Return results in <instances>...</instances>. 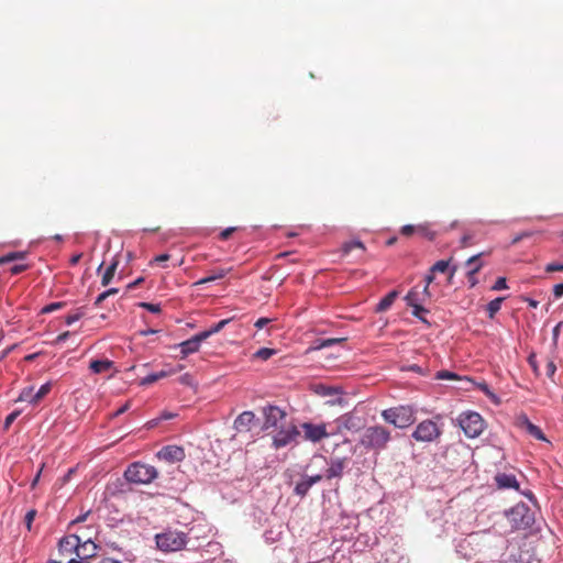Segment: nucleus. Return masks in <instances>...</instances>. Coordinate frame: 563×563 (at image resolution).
<instances>
[{
  "instance_id": "nucleus-26",
  "label": "nucleus",
  "mask_w": 563,
  "mask_h": 563,
  "mask_svg": "<svg viewBox=\"0 0 563 563\" xmlns=\"http://www.w3.org/2000/svg\"><path fill=\"white\" fill-rule=\"evenodd\" d=\"M230 321L231 319H223L216 323L214 325H212L210 329L200 332V334L205 340H207L212 334L220 332Z\"/></svg>"
},
{
  "instance_id": "nucleus-52",
  "label": "nucleus",
  "mask_w": 563,
  "mask_h": 563,
  "mask_svg": "<svg viewBox=\"0 0 563 563\" xmlns=\"http://www.w3.org/2000/svg\"><path fill=\"white\" fill-rule=\"evenodd\" d=\"M69 336H70V332L65 331L56 336L54 344H59V343L66 341Z\"/></svg>"
},
{
  "instance_id": "nucleus-56",
  "label": "nucleus",
  "mask_w": 563,
  "mask_h": 563,
  "mask_svg": "<svg viewBox=\"0 0 563 563\" xmlns=\"http://www.w3.org/2000/svg\"><path fill=\"white\" fill-rule=\"evenodd\" d=\"M555 371H556V366H555V364H554L552 361H550V362L547 364V375H548L549 377H552V376L554 375Z\"/></svg>"
},
{
  "instance_id": "nucleus-54",
  "label": "nucleus",
  "mask_w": 563,
  "mask_h": 563,
  "mask_svg": "<svg viewBox=\"0 0 563 563\" xmlns=\"http://www.w3.org/2000/svg\"><path fill=\"white\" fill-rule=\"evenodd\" d=\"M531 234H532L531 232H522V233H520V234L516 235V236L512 239L511 244H512V245H515V244H517L518 242H520L522 239H525V238H530V236H531Z\"/></svg>"
},
{
  "instance_id": "nucleus-47",
  "label": "nucleus",
  "mask_w": 563,
  "mask_h": 563,
  "mask_svg": "<svg viewBox=\"0 0 563 563\" xmlns=\"http://www.w3.org/2000/svg\"><path fill=\"white\" fill-rule=\"evenodd\" d=\"M238 229L235 227L227 228L220 233L221 240H228L233 232H235Z\"/></svg>"
},
{
  "instance_id": "nucleus-37",
  "label": "nucleus",
  "mask_w": 563,
  "mask_h": 563,
  "mask_svg": "<svg viewBox=\"0 0 563 563\" xmlns=\"http://www.w3.org/2000/svg\"><path fill=\"white\" fill-rule=\"evenodd\" d=\"M435 379H439V380L454 379V380H456V379H461V377L457 376L453 372L443 369V371L437 372Z\"/></svg>"
},
{
  "instance_id": "nucleus-1",
  "label": "nucleus",
  "mask_w": 563,
  "mask_h": 563,
  "mask_svg": "<svg viewBox=\"0 0 563 563\" xmlns=\"http://www.w3.org/2000/svg\"><path fill=\"white\" fill-rule=\"evenodd\" d=\"M391 440V431L388 428L382 424H373L364 429L358 444L367 451L380 453L388 448Z\"/></svg>"
},
{
  "instance_id": "nucleus-7",
  "label": "nucleus",
  "mask_w": 563,
  "mask_h": 563,
  "mask_svg": "<svg viewBox=\"0 0 563 563\" xmlns=\"http://www.w3.org/2000/svg\"><path fill=\"white\" fill-rule=\"evenodd\" d=\"M442 431L432 420L421 421L412 432V438L418 442H432L440 438Z\"/></svg>"
},
{
  "instance_id": "nucleus-3",
  "label": "nucleus",
  "mask_w": 563,
  "mask_h": 563,
  "mask_svg": "<svg viewBox=\"0 0 563 563\" xmlns=\"http://www.w3.org/2000/svg\"><path fill=\"white\" fill-rule=\"evenodd\" d=\"M156 547L163 552L183 550L188 543V536L177 530H166L155 536Z\"/></svg>"
},
{
  "instance_id": "nucleus-8",
  "label": "nucleus",
  "mask_w": 563,
  "mask_h": 563,
  "mask_svg": "<svg viewBox=\"0 0 563 563\" xmlns=\"http://www.w3.org/2000/svg\"><path fill=\"white\" fill-rule=\"evenodd\" d=\"M300 431L295 424L283 426L273 437V446L278 450L296 442Z\"/></svg>"
},
{
  "instance_id": "nucleus-48",
  "label": "nucleus",
  "mask_w": 563,
  "mask_h": 563,
  "mask_svg": "<svg viewBox=\"0 0 563 563\" xmlns=\"http://www.w3.org/2000/svg\"><path fill=\"white\" fill-rule=\"evenodd\" d=\"M35 515H36L35 510H30L25 515V523H26V527H27L29 530L31 529V525H32V522H33V520L35 518Z\"/></svg>"
},
{
  "instance_id": "nucleus-5",
  "label": "nucleus",
  "mask_w": 563,
  "mask_h": 563,
  "mask_svg": "<svg viewBox=\"0 0 563 563\" xmlns=\"http://www.w3.org/2000/svg\"><path fill=\"white\" fill-rule=\"evenodd\" d=\"M507 518L511 523L512 529L521 530L527 529L534 522V516L531 509L523 503L514 506L508 512Z\"/></svg>"
},
{
  "instance_id": "nucleus-42",
  "label": "nucleus",
  "mask_w": 563,
  "mask_h": 563,
  "mask_svg": "<svg viewBox=\"0 0 563 563\" xmlns=\"http://www.w3.org/2000/svg\"><path fill=\"white\" fill-rule=\"evenodd\" d=\"M64 302H52L42 309L43 313H49L64 307Z\"/></svg>"
},
{
  "instance_id": "nucleus-16",
  "label": "nucleus",
  "mask_w": 563,
  "mask_h": 563,
  "mask_svg": "<svg viewBox=\"0 0 563 563\" xmlns=\"http://www.w3.org/2000/svg\"><path fill=\"white\" fill-rule=\"evenodd\" d=\"M76 549L75 558L80 561H87V559L96 555L97 545L90 539H87L85 541L80 540V545Z\"/></svg>"
},
{
  "instance_id": "nucleus-55",
  "label": "nucleus",
  "mask_w": 563,
  "mask_h": 563,
  "mask_svg": "<svg viewBox=\"0 0 563 563\" xmlns=\"http://www.w3.org/2000/svg\"><path fill=\"white\" fill-rule=\"evenodd\" d=\"M553 295L555 298H561L563 296V284H556L553 287Z\"/></svg>"
},
{
  "instance_id": "nucleus-60",
  "label": "nucleus",
  "mask_w": 563,
  "mask_h": 563,
  "mask_svg": "<svg viewBox=\"0 0 563 563\" xmlns=\"http://www.w3.org/2000/svg\"><path fill=\"white\" fill-rule=\"evenodd\" d=\"M106 291L101 292L95 300V306L99 307L107 299Z\"/></svg>"
},
{
  "instance_id": "nucleus-18",
  "label": "nucleus",
  "mask_w": 563,
  "mask_h": 563,
  "mask_svg": "<svg viewBox=\"0 0 563 563\" xmlns=\"http://www.w3.org/2000/svg\"><path fill=\"white\" fill-rule=\"evenodd\" d=\"M254 419H255V415L252 411H243L234 420L235 430L239 432L250 431Z\"/></svg>"
},
{
  "instance_id": "nucleus-10",
  "label": "nucleus",
  "mask_w": 563,
  "mask_h": 563,
  "mask_svg": "<svg viewBox=\"0 0 563 563\" xmlns=\"http://www.w3.org/2000/svg\"><path fill=\"white\" fill-rule=\"evenodd\" d=\"M78 545H80V537L77 534H69L60 539L58 543V560L65 562L68 559L75 558Z\"/></svg>"
},
{
  "instance_id": "nucleus-30",
  "label": "nucleus",
  "mask_w": 563,
  "mask_h": 563,
  "mask_svg": "<svg viewBox=\"0 0 563 563\" xmlns=\"http://www.w3.org/2000/svg\"><path fill=\"white\" fill-rule=\"evenodd\" d=\"M275 354H276V350L269 349V347H262L253 354V358L267 361Z\"/></svg>"
},
{
  "instance_id": "nucleus-14",
  "label": "nucleus",
  "mask_w": 563,
  "mask_h": 563,
  "mask_svg": "<svg viewBox=\"0 0 563 563\" xmlns=\"http://www.w3.org/2000/svg\"><path fill=\"white\" fill-rule=\"evenodd\" d=\"M517 424L521 429H525L534 439L547 441L543 431L538 426L533 424L526 415L518 417Z\"/></svg>"
},
{
  "instance_id": "nucleus-64",
  "label": "nucleus",
  "mask_w": 563,
  "mask_h": 563,
  "mask_svg": "<svg viewBox=\"0 0 563 563\" xmlns=\"http://www.w3.org/2000/svg\"><path fill=\"white\" fill-rule=\"evenodd\" d=\"M64 563H88V562L77 560L76 558H71V559H68L67 561H65Z\"/></svg>"
},
{
  "instance_id": "nucleus-34",
  "label": "nucleus",
  "mask_w": 563,
  "mask_h": 563,
  "mask_svg": "<svg viewBox=\"0 0 563 563\" xmlns=\"http://www.w3.org/2000/svg\"><path fill=\"white\" fill-rule=\"evenodd\" d=\"M353 249H360L362 251H365V246L361 241H351L346 242L342 246L343 254H349Z\"/></svg>"
},
{
  "instance_id": "nucleus-43",
  "label": "nucleus",
  "mask_w": 563,
  "mask_h": 563,
  "mask_svg": "<svg viewBox=\"0 0 563 563\" xmlns=\"http://www.w3.org/2000/svg\"><path fill=\"white\" fill-rule=\"evenodd\" d=\"M401 234L405 236H410L413 233H417V225L406 224L401 228Z\"/></svg>"
},
{
  "instance_id": "nucleus-57",
  "label": "nucleus",
  "mask_w": 563,
  "mask_h": 563,
  "mask_svg": "<svg viewBox=\"0 0 563 563\" xmlns=\"http://www.w3.org/2000/svg\"><path fill=\"white\" fill-rule=\"evenodd\" d=\"M433 274H434V273H431V272H430V274L426 276V286H424V288H423V292H424V294H428V291H429V285H430V284L433 282V279H434V275H433Z\"/></svg>"
},
{
  "instance_id": "nucleus-49",
  "label": "nucleus",
  "mask_w": 563,
  "mask_h": 563,
  "mask_svg": "<svg viewBox=\"0 0 563 563\" xmlns=\"http://www.w3.org/2000/svg\"><path fill=\"white\" fill-rule=\"evenodd\" d=\"M18 416H19L18 411L11 412L9 416H7V418L4 420V428L8 429L10 427V424L16 419Z\"/></svg>"
},
{
  "instance_id": "nucleus-4",
  "label": "nucleus",
  "mask_w": 563,
  "mask_h": 563,
  "mask_svg": "<svg viewBox=\"0 0 563 563\" xmlns=\"http://www.w3.org/2000/svg\"><path fill=\"white\" fill-rule=\"evenodd\" d=\"M157 475L154 466L141 462L131 464L124 473L126 481L134 484H150Z\"/></svg>"
},
{
  "instance_id": "nucleus-11",
  "label": "nucleus",
  "mask_w": 563,
  "mask_h": 563,
  "mask_svg": "<svg viewBox=\"0 0 563 563\" xmlns=\"http://www.w3.org/2000/svg\"><path fill=\"white\" fill-rule=\"evenodd\" d=\"M301 429L303 431L305 440L313 443L320 442L321 440L330 437L327 431L325 423L314 424L311 422H303L301 424Z\"/></svg>"
},
{
  "instance_id": "nucleus-27",
  "label": "nucleus",
  "mask_w": 563,
  "mask_h": 563,
  "mask_svg": "<svg viewBox=\"0 0 563 563\" xmlns=\"http://www.w3.org/2000/svg\"><path fill=\"white\" fill-rule=\"evenodd\" d=\"M51 390H52L51 382H47L44 385H42L32 398L33 405H37Z\"/></svg>"
},
{
  "instance_id": "nucleus-22",
  "label": "nucleus",
  "mask_w": 563,
  "mask_h": 563,
  "mask_svg": "<svg viewBox=\"0 0 563 563\" xmlns=\"http://www.w3.org/2000/svg\"><path fill=\"white\" fill-rule=\"evenodd\" d=\"M181 368L183 367L180 366L178 369L161 371L157 373L150 374V375L145 376L144 378H142L141 385H151V384L157 382L158 379H162L169 375L176 374Z\"/></svg>"
},
{
  "instance_id": "nucleus-19",
  "label": "nucleus",
  "mask_w": 563,
  "mask_h": 563,
  "mask_svg": "<svg viewBox=\"0 0 563 563\" xmlns=\"http://www.w3.org/2000/svg\"><path fill=\"white\" fill-rule=\"evenodd\" d=\"M202 341H205V339L201 336L200 333H198L190 338L189 340L181 342L179 346L183 357H186L188 354L197 352Z\"/></svg>"
},
{
  "instance_id": "nucleus-63",
  "label": "nucleus",
  "mask_w": 563,
  "mask_h": 563,
  "mask_svg": "<svg viewBox=\"0 0 563 563\" xmlns=\"http://www.w3.org/2000/svg\"><path fill=\"white\" fill-rule=\"evenodd\" d=\"M99 563H122L119 560L112 559V558H103Z\"/></svg>"
},
{
  "instance_id": "nucleus-59",
  "label": "nucleus",
  "mask_w": 563,
  "mask_h": 563,
  "mask_svg": "<svg viewBox=\"0 0 563 563\" xmlns=\"http://www.w3.org/2000/svg\"><path fill=\"white\" fill-rule=\"evenodd\" d=\"M217 279H218V277H214L213 275H211V276H208V277H205V278L198 280L195 285H203V284H207V283L214 282Z\"/></svg>"
},
{
  "instance_id": "nucleus-31",
  "label": "nucleus",
  "mask_w": 563,
  "mask_h": 563,
  "mask_svg": "<svg viewBox=\"0 0 563 563\" xmlns=\"http://www.w3.org/2000/svg\"><path fill=\"white\" fill-rule=\"evenodd\" d=\"M24 257H25L24 252H11V253L0 257V265L16 261V260H23Z\"/></svg>"
},
{
  "instance_id": "nucleus-50",
  "label": "nucleus",
  "mask_w": 563,
  "mask_h": 563,
  "mask_svg": "<svg viewBox=\"0 0 563 563\" xmlns=\"http://www.w3.org/2000/svg\"><path fill=\"white\" fill-rule=\"evenodd\" d=\"M472 239H473V236L471 234H464L461 238V246L467 247V246L472 245Z\"/></svg>"
},
{
  "instance_id": "nucleus-17",
  "label": "nucleus",
  "mask_w": 563,
  "mask_h": 563,
  "mask_svg": "<svg viewBox=\"0 0 563 563\" xmlns=\"http://www.w3.org/2000/svg\"><path fill=\"white\" fill-rule=\"evenodd\" d=\"M495 483L499 489H519V483L514 474L498 473L495 476Z\"/></svg>"
},
{
  "instance_id": "nucleus-38",
  "label": "nucleus",
  "mask_w": 563,
  "mask_h": 563,
  "mask_svg": "<svg viewBox=\"0 0 563 563\" xmlns=\"http://www.w3.org/2000/svg\"><path fill=\"white\" fill-rule=\"evenodd\" d=\"M85 312H84V308H78L76 310V312L74 313H70L68 316H66L65 318V322L66 324H73L74 322L78 321L79 319H81L84 317Z\"/></svg>"
},
{
  "instance_id": "nucleus-20",
  "label": "nucleus",
  "mask_w": 563,
  "mask_h": 563,
  "mask_svg": "<svg viewBox=\"0 0 563 563\" xmlns=\"http://www.w3.org/2000/svg\"><path fill=\"white\" fill-rule=\"evenodd\" d=\"M345 467V460L344 459H338L331 462L329 468L325 472L324 477L327 479H331L334 477H341L343 470Z\"/></svg>"
},
{
  "instance_id": "nucleus-21",
  "label": "nucleus",
  "mask_w": 563,
  "mask_h": 563,
  "mask_svg": "<svg viewBox=\"0 0 563 563\" xmlns=\"http://www.w3.org/2000/svg\"><path fill=\"white\" fill-rule=\"evenodd\" d=\"M114 363L110 360H93L89 364V368L95 374H101L110 371Z\"/></svg>"
},
{
  "instance_id": "nucleus-12",
  "label": "nucleus",
  "mask_w": 563,
  "mask_h": 563,
  "mask_svg": "<svg viewBox=\"0 0 563 563\" xmlns=\"http://www.w3.org/2000/svg\"><path fill=\"white\" fill-rule=\"evenodd\" d=\"M339 428L357 432L364 427V420L353 412L343 415L338 420Z\"/></svg>"
},
{
  "instance_id": "nucleus-36",
  "label": "nucleus",
  "mask_w": 563,
  "mask_h": 563,
  "mask_svg": "<svg viewBox=\"0 0 563 563\" xmlns=\"http://www.w3.org/2000/svg\"><path fill=\"white\" fill-rule=\"evenodd\" d=\"M417 233L430 241L433 240L435 236V233L431 231L427 224L417 225Z\"/></svg>"
},
{
  "instance_id": "nucleus-33",
  "label": "nucleus",
  "mask_w": 563,
  "mask_h": 563,
  "mask_svg": "<svg viewBox=\"0 0 563 563\" xmlns=\"http://www.w3.org/2000/svg\"><path fill=\"white\" fill-rule=\"evenodd\" d=\"M450 262L451 260H448V261H438L437 263L433 264V266L430 268V272L431 273H445L449 268H450Z\"/></svg>"
},
{
  "instance_id": "nucleus-58",
  "label": "nucleus",
  "mask_w": 563,
  "mask_h": 563,
  "mask_svg": "<svg viewBox=\"0 0 563 563\" xmlns=\"http://www.w3.org/2000/svg\"><path fill=\"white\" fill-rule=\"evenodd\" d=\"M169 260V255L168 254H161V255H157L153 258V263H164V262H167Z\"/></svg>"
},
{
  "instance_id": "nucleus-25",
  "label": "nucleus",
  "mask_w": 563,
  "mask_h": 563,
  "mask_svg": "<svg viewBox=\"0 0 563 563\" xmlns=\"http://www.w3.org/2000/svg\"><path fill=\"white\" fill-rule=\"evenodd\" d=\"M118 265H119V261L113 260V262L104 271V273L101 277V285L103 287L108 286L111 283V280L113 279L115 271L118 268Z\"/></svg>"
},
{
  "instance_id": "nucleus-24",
  "label": "nucleus",
  "mask_w": 563,
  "mask_h": 563,
  "mask_svg": "<svg viewBox=\"0 0 563 563\" xmlns=\"http://www.w3.org/2000/svg\"><path fill=\"white\" fill-rule=\"evenodd\" d=\"M398 295H399V292L397 290H391L390 292H388L378 302V305L376 307V311L384 312V311L388 310L391 307V305L394 303V301L396 300V298L398 297Z\"/></svg>"
},
{
  "instance_id": "nucleus-62",
  "label": "nucleus",
  "mask_w": 563,
  "mask_h": 563,
  "mask_svg": "<svg viewBox=\"0 0 563 563\" xmlns=\"http://www.w3.org/2000/svg\"><path fill=\"white\" fill-rule=\"evenodd\" d=\"M466 276H467V280L470 283V286L474 287L477 284L476 275H466Z\"/></svg>"
},
{
  "instance_id": "nucleus-41",
  "label": "nucleus",
  "mask_w": 563,
  "mask_h": 563,
  "mask_svg": "<svg viewBox=\"0 0 563 563\" xmlns=\"http://www.w3.org/2000/svg\"><path fill=\"white\" fill-rule=\"evenodd\" d=\"M140 307L146 309L150 312L153 313H159L161 312V306L157 303H151V302H140Z\"/></svg>"
},
{
  "instance_id": "nucleus-35",
  "label": "nucleus",
  "mask_w": 563,
  "mask_h": 563,
  "mask_svg": "<svg viewBox=\"0 0 563 563\" xmlns=\"http://www.w3.org/2000/svg\"><path fill=\"white\" fill-rule=\"evenodd\" d=\"M34 388L33 387H25L22 389L19 398H18V401H27L30 402L31 405H33V401H32V398L34 396Z\"/></svg>"
},
{
  "instance_id": "nucleus-29",
  "label": "nucleus",
  "mask_w": 563,
  "mask_h": 563,
  "mask_svg": "<svg viewBox=\"0 0 563 563\" xmlns=\"http://www.w3.org/2000/svg\"><path fill=\"white\" fill-rule=\"evenodd\" d=\"M503 301H504V298L503 297H498V298L492 300L487 305L486 310L488 312L489 318H494V316L500 310Z\"/></svg>"
},
{
  "instance_id": "nucleus-44",
  "label": "nucleus",
  "mask_w": 563,
  "mask_h": 563,
  "mask_svg": "<svg viewBox=\"0 0 563 563\" xmlns=\"http://www.w3.org/2000/svg\"><path fill=\"white\" fill-rule=\"evenodd\" d=\"M507 288V282L505 277H498L492 287L493 290H501Z\"/></svg>"
},
{
  "instance_id": "nucleus-45",
  "label": "nucleus",
  "mask_w": 563,
  "mask_h": 563,
  "mask_svg": "<svg viewBox=\"0 0 563 563\" xmlns=\"http://www.w3.org/2000/svg\"><path fill=\"white\" fill-rule=\"evenodd\" d=\"M545 272H547V273L563 272V264H559V263H549V264L545 266Z\"/></svg>"
},
{
  "instance_id": "nucleus-39",
  "label": "nucleus",
  "mask_w": 563,
  "mask_h": 563,
  "mask_svg": "<svg viewBox=\"0 0 563 563\" xmlns=\"http://www.w3.org/2000/svg\"><path fill=\"white\" fill-rule=\"evenodd\" d=\"M408 306L412 307L415 305H418V291L413 288L411 289L407 296L405 297Z\"/></svg>"
},
{
  "instance_id": "nucleus-32",
  "label": "nucleus",
  "mask_w": 563,
  "mask_h": 563,
  "mask_svg": "<svg viewBox=\"0 0 563 563\" xmlns=\"http://www.w3.org/2000/svg\"><path fill=\"white\" fill-rule=\"evenodd\" d=\"M477 388L482 390L488 398H490L495 404H499V398L496 396L495 393L492 391L489 386L485 383H478L476 384Z\"/></svg>"
},
{
  "instance_id": "nucleus-2",
  "label": "nucleus",
  "mask_w": 563,
  "mask_h": 563,
  "mask_svg": "<svg viewBox=\"0 0 563 563\" xmlns=\"http://www.w3.org/2000/svg\"><path fill=\"white\" fill-rule=\"evenodd\" d=\"M382 418L396 428L404 429L416 421L415 409L411 406H398L382 411Z\"/></svg>"
},
{
  "instance_id": "nucleus-61",
  "label": "nucleus",
  "mask_w": 563,
  "mask_h": 563,
  "mask_svg": "<svg viewBox=\"0 0 563 563\" xmlns=\"http://www.w3.org/2000/svg\"><path fill=\"white\" fill-rule=\"evenodd\" d=\"M528 361H529V364L531 365V367L533 368V371L537 372L538 367H537L536 356L533 354L530 355Z\"/></svg>"
},
{
  "instance_id": "nucleus-9",
  "label": "nucleus",
  "mask_w": 563,
  "mask_h": 563,
  "mask_svg": "<svg viewBox=\"0 0 563 563\" xmlns=\"http://www.w3.org/2000/svg\"><path fill=\"white\" fill-rule=\"evenodd\" d=\"M264 429L280 428L284 426L283 421L286 419L287 413L285 410L277 406L268 405L263 408Z\"/></svg>"
},
{
  "instance_id": "nucleus-53",
  "label": "nucleus",
  "mask_w": 563,
  "mask_h": 563,
  "mask_svg": "<svg viewBox=\"0 0 563 563\" xmlns=\"http://www.w3.org/2000/svg\"><path fill=\"white\" fill-rule=\"evenodd\" d=\"M131 407V401H126L122 407H120L113 415L112 417H118L122 413H124L125 411H128Z\"/></svg>"
},
{
  "instance_id": "nucleus-6",
  "label": "nucleus",
  "mask_w": 563,
  "mask_h": 563,
  "mask_svg": "<svg viewBox=\"0 0 563 563\" xmlns=\"http://www.w3.org/2000/svg\"><path fill=\"white\" fill-rule=\"evenodd\" d=\"M459 424L467 438L474 439L482 434L485 428L483 418L477 412H464L459 416Z\"/></svg>"
},
{
  "instance_id": "nucleus-40",
  "label": "nucleus",
  "mask_w": 563,
  "mask_h": 563,
  "mask_svg": "<svg viewBox=\"0 0 563 563\" xmlns=\"http://www.w3.org/2000/svg\"><path fill=\"white\" fill-rule=\"evenodd\" d=\"M412 308V316H415L416 318L420 319L421 321H426V319L423 318V313L428 312L427 309H424L421 305H415L411 307Z\"/></svg>"
},
{
  "instance_id": "nucleus-13",
  "label": "nucleus",
  "mask_w": 563,
  "mask_h": 563,
  "mask_svg": "<svg viewBox=\"0 0 563 563\" xmlns=\"http://www.w3.org/2000/svg\"><path fill=\"white\" fill-rule=\"evenodd\" d=\"M158 459L167 461L169 463L180 462L185 459V451L183 448L177 445L164 446L158 453Z\"/></svg>"
},
{
  "instance_id": "nucleus-28",
  "label": "nucleus",
  "mask_w": 563,
  "mask_h": 563,
  "mask_svg": "<svg viewBox=\"0 0 563 563\" xmlns=\"http://www.w3.org/2000/svg\"><path fill=\"white\" fill-rule=\"evenodd\" d=\"M343 341H345L344 338H332V339L321 340V341H318V343L314 346L310 347V350H313V351L322 350L324 347L332 346V345L341 343Z\"/></svg>"
},
{
  "instance_id": "nucleus-15",
  "label": "nucleus",
  "mask_w": 563,
  "mask_h": 563,
  "mask_svg": "<svg viewBox=\"0 0 563 563\" xmlns=\"http://www.w3.org/2000/svg\"><path fill=\"white\" fill-rule=\"evenodd\" d=\"M323 478L322 475H314V476H306L300 482H298L295 486V494L305 497L309 489L312 487V485L319 483Z\"/></svg>"
},
{
  "instance_id": "nucleus-23",
  "label": "nucleus",
  "mask_w": 563,
  "mask_h": 563,
  "mask_svg": "<svg viewBox=\"0 0 563 563\" xmlns=\"http://www.w3.org/2000/svg\"><path fill=\"white\" fill-rule=\"evenodd\" d=\"M484 253H478L476 255H473L465 262V266L468 267L466 275H476L481 271V268L483 267L481 256Z\"/></svg>"
},
{
  "instance_id": "nucleus-46",
  "label": "nucleus",
  "mask_w": 563,
  "mask_h": 563,
  "mask_svg": "<svg viewBox=\"0 0 563 563\" xmlns=\"http://www.w3.org/2000/svg\"><path fill=\"white\" fill-rule=\"evenodd\" d=\"M26 269H27V265L16 264V265L11 267L10 272H11L12 275H18V274L23 273Z\"/></svg>"
},
{
  "instance_id": "nucleus-51",
  "label": "nucleus",
  "mask_w": 563,
  "mask_h": 563,
  "mask_svg": "<svg viewBox=\"0 0 563 563\" xmlns=\"http://www.w3.org/2000/svg\"><path fill=\"white\" fill-rule=\"evenodd\" d=\"M271 321H272V319H269V318H260V319H257V320H256V322H255V324H254V325H255L257 329H263L265 325H267L268 323H271Z\"/></svg>"
}]
</instances>
